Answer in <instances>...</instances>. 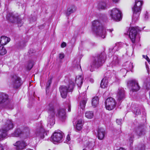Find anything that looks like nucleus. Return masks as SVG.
I'll return each mask as SVG.
<instances>
[{"mask_svg": "<svg viewBox=\"0 0 150 150\" xmlns=\"http://www.w3.org/2000/svg\"><path fill=\"white\" fill-rule=\"evenodd\" d=\"M92 30L96 35L104 38L106 35V29L98 20H95L92 23Z\"/></svg>", "mask_w": 150, "mask_h": 150, "instance_id": "nucleus-1", "label": "nucleus"}, {"mask_svg": "<svg viewBox=\"0 0 150 150\" xmlns=\"http://www.w3.org/2000/svg\"><path fill=\"white\" fill-rule=\"evenodd\" d=\"M135 4L132 8L133 12L132 20L134 22L137 20L139 18L142 10V6L143 4V0H134Z\"/></svg>", "mask_w": 150, "mask_h": 150, "instance_id": "nucleus-2", "label": "nucleus"}, {"mask_svg": "<svg viewBox=\"0 0 150 150\" xmlns=\"http://www.w3.org/2000/svg\"><path fill=\"white\" fill-rule=\"evenodd\" d=\"M106 58L104 52L98 54L93 58L91 66L92 68H98L101 66L104 63Z\"/></svg>", "mask_w": 150, "mask_h": 150, "instance_id": "nucleus-3", "label": "nucleus"}, {"mask_svg": "<svg viewBox=\"0 0 150 150\" xmlns=\"http://www.w3.org/2000/svg\"><path fill=\"white\" fill-rule=\"evenodd\" d=\"M46 110L49 114L47 118V125L50 126L53 125L55 123V112L53 105L51 103L49 104L46 107Z\"/></svg>", "mask_w": 150, "mask_h": 150, "instance_id": "nucleus-4", "label": "nucleus"}, {"mask_svg": "<svg viewBox=\"0 0 150 150\" xmlns=\"http://www.w3.org/2000/svg\"><path fill=\"white\" fill-rule=\"evenodd\" d=\"M69 85L68 87L65 86H61L59 88V91L61 95L63 98H66V97L68 91H72L74 88V83L71 80H70L69 81Z\"/></svg>", "mask_w": 150, "mask_h": 150, "instance_id": "nucleus-5", "label": "nucleus"}, {"mask_svg": "<svg viewBox=\"0 0 150 150\" xmlns=\"http://www.w3.org/2000/svg\"><path fill=\"white\" fill-rule=\"evenodd\" d=\"M6 18L12 23H16L18 27H21L23 23L20 16L17 13H9L7 15Z\"/></svg>", "mask_w": 150, "mask_h": 150, "instance_id": "nucleus-6", "label": "nucleus"}, {"mask_svg": "<svg viewBox=\"0 0 150 150\" xmlns=\"http://www.w3.org/2000/svg\"><path fill=\"white\" fill-rule=\"evenodd\" d=\"M0 104H3L6 108H13V104L9 101L8 95L1 92H0Z\"/></svg>", "mask_w": 150, "mask_h": 150, "instance_id": "nucleus-7", "label": "nucleus"}, {"mask_svg": "<svg viewBox=\"0 0 150 150\" xmlns=\"http://www.w3.org/2000/svg\"><path fill=\"white\" fill-rule=\"evenodd\" d=\"M142 29L139 28L138 27L136 26L132 27L131 29H129V30L126 34L129 35L132 43H134L135 42L137 32L141 31Z\"/></svg>", "mask_w": 150, "mask_h": 150, "instance_id": "nucleus-8", "label": "nucleus"}, {"mask_svg": "<svg viewBox=\"0 0 150 150\" xmlns=\"http://www.w3.org/2000/svg\"><path fill=\"white\" fill-rule=\"evenodd\" d=\"M109 13L111 18L114 20L119 21L122 19V13L120 10L116 8L111 10Z\"/></svg>", "mask_w": 150, "mask_h": 150, "instance_id": "nucleus-9", "label": "nucleus"}, {"mask_svg": "<svg viewBox=\"0 0 150 150\" xmlns=\"http://www.w3.org/2000/svg\"><path fill=\"white\" fill-rule=\"evenodd\" d=\"M30 130L28 128L24 129L23 132L21 131L20 129H16L13 133L11 134V136L13 137H18L21 136L27 137L30 134Z\"/></svg>", "mask_w": 150, "mask_h": 150, "instance_id": "nucleus-10", "label": "nucleus"}, {"mask_svg": "<svg viewBox=\"0 0 150 150\" xmlns=\"http://www.w3.org/2000/svg\"><path fill=\"white\" fill-rule=\"evenodd\" d=\"M127 86L132 92H136L138 91L140 88L138 81L133 79L129 80L127 82Z\"/></svg>", "mask_w": 150, "mask_h": 150, "instance_id": "nucleus-11", "label": "nucleus"}, {"mask_svg": "<svg viewBox=\"0 0 150 150\" xmlns=\"http://www.w3.org/2000/svg\"><path fill=\"white\" fill-rule=\"evenodd\" d=\"M22 84L21 79L18 76L15 75L12 77L11 85L13 88L16 89L18 88Z\"/></svg>", "mask_w": 150, "mask_h": 150, "instance_id": "nucleus-12", "label": "nucleus"}, {"mask_svg": "<svg viewBox=\"0 0 150 150\" xmlns=\"http://www.w3.org/2000/svg\"><path fill=\"white\" fill-rule=\"evenodd\" d=\"M64 136V133L61 131L58 130L54 132L51 137V139L53 142H60Z\"/></svg>", "mask_w": 150, "mask_h": 150, "instance_id": "nucleus-13", "label": "nucleus"}, {"mask_svg": "<svg viewBox=\"0 0 150 150\" xmlns=\"http://www.w3.org/2000/svg\"><path fill=\"white\" fill-rule=\"evenodd\" d=\"M105 104L106 109L108 110H110L115 108L116 102L115 100L113 98L110 97L106 99Z\"/></svg>", "mask_w": 150, "mask_h": 150, "instance_id": "nucleus-14", "label": "nucleus"}, {"mask_svg": "<svg viewBox=\"0 0 150 150\" xmlns=\"http://www.w3.org/2000/svg\"><path fill=\"white\" fill-rule=\"evenodd\" d=\"M47 131H46L42 125L37 128L35 132L36 136L41 139L44 138L45 134L46 135H47Z\"/></svg>", "mask_w": 150, "mask_h": 150, "instance_id": "nucleus-15", "label": "nucleus"}, {"mask_svg": "<svg viewBox=\"0 0 150 150\" xmlns=\"http://www.w3.org/2000/svg\"><path fill=\"white\" fill-rule=\"evenodd\" d=\"M13 125L12 121L11 120H8L5 122L2 128L7 132L8 131L13 129Z\"/></svg>", "mask_w": 150, "mask_h": 150, "instance_id": "nucleus-16", "label": "nucleus"}, {"mask_svg": "<svg viewBox=\"0 0 150 150\" xmlns=\"http://www.w3.org/2000/svg\"><path fill=\"white\" fill-rule=\"evenodd\" d=\"M27 145V144L23 141H17L14 144L16 146V150H23Z\"/></svg>", "mask_w": 150, "mask_h": 150, "instance_id": "nucleus-17", "label": "nucleus"}, {"mask_svg": "<svg viewBox=\"0 0 150 150\" xmlns=\"http://www.w3.org/2000/svg\"><path fill=\"white\" fill-rule=\"evenodd\" d=\"M57 115L62 121H64L66 118L65 110L63 108L60 109L58 110Z\"/></svg>", "mask_w": 150, "mask_h": 150, "instance_id": "nucleus-18", "label": "nucleus"}, {"mask_svg": "<svg viewBox=\"0 0 150 150\" xmlns=\"http://www.w3.org/2000/svg\"><path fill=\"white\" fill-rule=\"evenodd\" d=\"M125 45L122 42H119L115 44V45L112 48L110 49V51L115 52L118 51L120 48L125 46Z\"/></svg>", "mask_w": 150, "mask_h": 150, "instance_id": "nucleus-19", "label": "nucleus"}, {"mask_svg": "<svg viewBox=\"0 0 150 150\" xmlns=\"http://www.w3.org/2000/svg\"><path fill=\"white\" fill-rule=\"evenodd\" d=\"M105 135V129L102 128H98V130L97 136L98 139L100 140L103 139Z\"/></svg>", "mask_w": 150, "mask_h": 150, "instance_id": "nucleus-20", "label": "nucleus"}, {"mask_svg": "<svg viewBox=\"0 0 150 150\" xmlns=\"http://www.w3.org/2000/svg\"><path fill=\"white\" fill-rule=\"evenodd\" d=\"M133 133L135 134L138 136L140 137L145 134V131L141 127H138L133 132L132 134Z\"/></svg>", "mask_w": 150, "mask_h": 150, "instance_id": "nucleus-21", "label": "nucleus"}, {"mask_svg": "<svg viewBox=\"0 0 150 150\" xmlns=\"http://www.w3.org/2000/svg\"><path fill=\"white\" fill-rule=\"evenodd\" d=\"M117 98L118 100H120L125 97V92L123 89L119 88L118 89L117 96Z\"/></svg>", "mask_w": 150, "mask_h": 150, "instance_id": "nucleus-22", "label": "nucleus"}, {"mask_svg": "<svg viewBox=\"0 0 150 150\" xmlns=\"http://www.w3.org/2000/svg\"><path fill=\"white\" fill-rule=\"evenodd\" d=\"M10 40V39L5 36H2L1 37L0 44L2 46L5 45L8 43Z\"/></svg>", "mask_w": 150, "mask_h": 150, "instance_id": "nucleus-23", "label": "nucleus"}, {"mask_svg": "<svg viewBox=\"0 0 150 150\" xmlns=\"http://www.w3.org/2000/svg\"><path fill=\"white\" fill-rule=\"evenodd\" d=\"M83 78L81 75L76 77L75 82L78 87H81L83 83Z\"/></svg>", "mask_w": 150, "mask_h": 150, "instance_id": "nucleus-24", "label": "nucleus"}, {"mask_svg": "<svg viewBox=\"0 0 150 150\" xmlns=\"http://www.w3.org/2000/svg\"><path fill=\"white\" fill-rule=\"evenodd\" d=\"M99 99L97 96H95L93 97L92 101V104L94 107H96L98 106L99 103Z\"/></svg>", "mask_w": 150, "mask_h": 150, "instance_id": "nucleus-25", "label": "nucleus"}, {"mask_svg": "<svg viewBox=\"0 0 150 150\" xmlns=\"http://www.w3.org/2000/svg\"><path fill=\"white\" fill-rule=\"evenodd\" d=\"M86 93L83 92L82 95L84 97V99H83L82 101L80 103V107L83 110L85 108V106L86 102L87 100L85 98L86 97Z\"/></svg>", "mask_w": 150, "mask_h": 150, "instance_id": "nucleus-26", "label": "nucleus"}, {"mask_svg": "<svg viewBox=\"0 0 150 150\" xmlns=\"http://www.w3.org/2000/svg\"><path fill=\"white\" fill-rule=\"evenodd\" d=\"M108 85V81L106 79H103L100 83V86L102 88L107 87Z\"/></svg>", "mask_w": 150, "mask_h": 150, "instance_id": "nucleus-27", "label": "nucleus"}, {"mask_svg": "<svg viewBox=\"0 0 150 150\" xmlns=\"http://www.w3.org/2000/svg\"><path fill=\"white\" fill-rule=\"evenodd\" d=\"M7 136V132L5 130H3L2 128L1 130H0V140L3 139Z\"/></svg>", "mask_w": 150, "mask_h": 150, "instance_id": "nucleus-28", "label": "nucleus"}, {"mask_svg": "<svg viewBox=\"0 0 150 150\" xmlns=\"http://www.w3.org/2000/svg\"><path fill=\"white\" fill-rule=\"evenodd\" d=\"M82 120L80 119L77 122L76 125V129L78 131L80 130L82 128Z\"/></svg>", "mask_w": 150, "mask_h": 150, "instance_id": "nucleus-29", "label": "nucleus"}, {"mask_svg": "<svg viewBox=\"0 0 150 150\" xmlns=\"http://www.w3.org/2000/svg\"><path fill=\"white\" fill-rule=\"evenodd\" d=\"M34 64L33 61L32 60L29 61L27 63L26 68L28 70H30L33 67Z\"/></svg>", "mask_w": 150, "mask_h": 150, "instance_id": "nucleus-30", "label": "nucleus"}, {"mask_svg": "<svg viewBox=\"0 0 150 150\" xmlns=\"http://www.w3.org/2000/svg\"><path fill=\"white\" fill-rule=\"evenodd\" d=\"M119 60L118 59V57L115 56L113 57V60L111 64V65L112 66H114L115 65H117L119 63Z\"/></svg>", "mask_w": 150, "mask_h": 150, "instance_id": "nucleus-31", "label": "nucleus"}, {"mask_svg": "<svg viewBox=\"0 0 150 150\" xmlns=\"http://www.w3.org/2000/svg\"><path fill=\"white\" fill-rule=\"evenodd\" d=\"M85 115L87 118L91 119L93 117V112L92 111H87L86 112Z\"/></svg>", "mask_w": 150, "mask_h": 150, "instance_id": "nucleus-32", "label": "nucleus"}, {"mask_svg": "<svg viewBox=\"0 0 150 150\" xmlns=\"http://www.w3.org/2000/svg\"><path fill=\"white\" fill-rule=\"evenodd\" d=\"M75 11V9L74 7H71L68 8L67 10L66 14L67 16H69L70 14Z\"/></svg>", "mask_w": 150, "mask_h": 150, "instance_id": "nucleus-33", "label": "nucleus"}, {"mask_svg": "<svg viewBox=\"0 0 150 150\" xmlns=\"http://www.w3.org/2000/svg\"><path fill=\"white\" fill-rule=\"evenodd\" d=\"M7 52V51L5 48L3 46H0V55H3L5 54Z\"/></svg>", "mask_w": 150, "mask_h": 150, "instance_id": "nucleus-34", "label": "nucleus"}, {"mask_svg": "<svg viewBox=\"0 0 150 150\" xmlns=\"http://www.w3.org/2000/svg\"><path fill=\"white\" fill-rule=\"evenodd\" d=\"M99 7L102 9H105L106 8V4L105 2L100 3L99 4Z\"/></svg>", "mask_w": 150, "mask_h": 150, "instance_id": "nucleus-35", "label": "nucleus"}, {"mask_svg": "<svg viewBox=\"0 0 150 150\" xmlns=\"http://www.w3.org/2000/svg\"><path fill=\"white\" fill-rule=\"evenodd\" d=\"M144 86L146 89L149 90L150 89V82L149 81L146 83H144Z\"/></svg>", "mask_w": 150, "mask_h": 150, "instance_id": "nucleus-36", "label": "nucleus"}, {"mask_svg": "<svg viewBox=\"0 0 150 150\" xmlns=\"http://www.w3.org/2000/svg\"><path fill=\"white\" fill-rule=\"evenodd\" d=\"M134 113L136 115H138L140 113V109H139V108H135L134 110Z\"/></svg>", "mask_w": 150, "mask_h": 150, "instance_id": "nucleus-37", "label": "nucleus"}, {"mask_svg": "<svg viewBox=\"0 0 150 150\" xmlns=\"http://www.w3.org/2000/svg\"><path fill=\"white\" fill-rule=\"evenodd\" d=\"M133 66L132 64L131 63H130L129 64V67L128 68L129 70V71H131V69L133 68Z\"/></svg>", "mask_w": 150, "mask_h": 150, "instance_id": "nucleus-38", "label": "nucleus"}, {"mask_svg": "<svg viewBox=\"0 0 150 150\" xmlns=\"http://www.w3.org/2000/svg\"><path fill=\"white\" fill-rule=\"evenodd\" d=\"M64 54H59V58L60 59H62L64 58Z\"/></svg>", "mask_w": 150, "mask_h": 150, "instance_id": "nucleus-39", "label": "nucleus"}, {"mask_svg": "<svg viewBox=\"0 0 150 150\" xmlns=\"http://www.w3.org/2000/svg\"><path fill=\"white\" fill-rule=\"evenodd\" d=\"M122 119H118L116 120V123L119 125H120L121 124Z\"/></svg>", "mask_w": 150, "mask_h": 150, "instance_id": "nucleus-40", "label": "nucleus"}, {"mask_svg": "<svg viewBox=\"0 0 150 150\" xmlns=\"http://www.w3.org/2000/svg\"><path fill=\"white\" fill-rule=\"evenodd\" d=\"M70 139H71L69 135V134H68L66 138L67 142H69L70 140Z\"/></svg>", "mask_w": 150, "mask_h": 150, "instance_id": "nucleus-41", "label": "nucleus"}, {"mask_svg": "<svg viewBox=\"0 0 150 150\" xmlns=\"http://www.w3.org/2000/svg\"><path fill=\"white\" fill-rule=\"evenodd\" d=\"M143 57H144V58L146 59L147 60V61L148 62H150V59L147 56H145L144 55H143Z\"/></svg>", "mask_w": 150, "mask_h": 150, "instance_id": "nucleus-42", "label": "nucleus"}, {"mask_svg": "<svg viewBox=\"0 0 150 150\" xmlns=\"http://www.w3.org/2000/svg\"><path fill=\"white\" fill-rule=\"evenodd\" d=\"M132 137H130V139H129L130 142L131 144H132L133 142V139L134 138V135H132Z\"/></svg>", "mask_w": 150, "mask_h": 150, "instance_id": "nucleus-43", "label": "nucleus"}, {"mask_svg": "<svg viewBox=\"0 0 150 150\" xmlns=\"http://www.w3.org/2000/svg\"><path fill=\"white\" fill-rule=\"evenodd\" d=\"M149 17V15L148 13L147 12H146V13L145 14V18L146 20Z\"/></svg>", "mask_w": 150, "mask_h": 150, "instance_id": "nucleus-44", "label": "nucleus"}, {"mask_svg": "<svg viewBox=\"0 0 150 150\" xmlns=\"http://www.w3.org/2000/svg\"><path fill=\"white\" fill-rule=\"evenodd\" d=\"M66 46V43L65 42H62L61 45V47L62 48L65 47Z\"/></svg>", "mask_w": 150, "mask_h": 150, "instance_id": "nucleus-45", "label": "nucleus"}, {"mask_svg": "<svg viewBox=\"0 0 150 150\" xmlns=\"http://www.w3.org/2000/svg\"><path fill=\"white\" fill-rule=\"evenodd\" d=\"M51 83H52V80L51 79H50L48 81V82H47V85H48V87L50 85Z\"/></svg>", "mask_w": 150, "mask_h": 150, "instance_id": "nucleus-46", "label": "nucleus"}, {"mask_svg": "<svg viewBox=\"0 0 150 150\" xmlns=\"http://www.w3.org/2000/svg\"><path fill=\"white\" fill-rule=\"evenodd\" d=\"M68 112H70L71 111V106L69 104L68 105Z\"/></svg>", "mask_w": 150, "mask_h": 150, "instance_id": "nucleus-47", "label": "nucleus"}, {"mask_svg": "<svg viewBox=\"0 0 150 150\" xmlns=\"http://www.w3.org/2000/svg\"><path fill=\"white\" fill-rule=\"evenodd\" d=\"M0 150H4L3 146L1 144H0Z\"/></svg>", "mask_w": 150, "mask_h": 150, "instance_id": "nucleus-48", "label": "nucleus"}, {"mask_svg": "<svg viewBox=\"0 0 150 150\" xmlns=\"http://www.w3.org/2000/svg\"><path fill=\"white\" fill-rule=\"evenodd\" d=\"M122 72H124L126 73L127 72V70H126L125 69H123L121 70Z\"/></svg>", "mask_w": 150, "mask_h": 150, "instance_id": "nucleus-49", "label": "nucleus"}, {"mask_svg": "<svg viewBox=\"0 0 150 150\" xmlns=\"http://www.w3.org/2000/svg\"><path fill=\"white\" fill-rule=\"evenodd\" d=\"M145 147L144 145H143V146L142 147V150H144L145 149Z\"/></svg>", "mask_w": 150, "mask_h": 150, "instance_id": "nucleus-50", "label": "nucleus"}, {"mask_svg": "<svg viewBox=\"0 0 150 150\" xmlns=\"http://www.w3.org/2000/svg\"><path fill=\"white\" fill-rule=\"evenodd\" d=\"M108 30H109L110 32H111L113 30V29H108Z\"/></svg>", "mask_w": 150, "mask_h": 150, "instance_id": "nucleus-51", "label": "nucleus"}, {"mask_svg": "<svg viewBox=\"0 0 150 150\" xmlns=\"http://www.w3.org/2000/svg\"><path fill=\"white\" fill-rule=\"evenodd\" d=\"M113 2H117L119 0H112Z\"/></svg>", "mask_w": 150, "mask_h": 150, "instance_id": "nucleus-52", "label": "nucleus"}, {"mask_svg": "<svg viewBox=\"0 0 150 150\" xmlns=\"http://www.w3.org/2000/svg\"><path fill=\"white\" fill-rule=\"evenodd\" d=\"M90 71H93V69H90Z\"/></svg>", "mask_w": 150, "mask_h": 150, "instance_id": "nucleus-53", "label": "nucleus"}, {"mask_svg": "<svg viewBox=\"0 0 150 150\" xmlns=\"http://www.w3.org/2000/svg\"><path fill=\"white\" fill-rule=\"evenodd\" d=\"M83 150H86V149H83Z\"/></svg>", "mask_w": 150, "mask_h": 150, "instance_id": "nucleus-54", "label": "nucleus"}, {"mask_svg": "<svg viewBox=\"0 0 150 150\" xmlns=\"http://www.w3.org/2000/svg\"><path fill=\"white\" fill-rule=\"evenodd\" d=\"M79 66H80V68H81V67L80 66V65Z\"/></svg>", "mask_w": 150, "mask_h": 150, "instance_id": "nucleus-55", "label": "nucleus"}]
</instances>
